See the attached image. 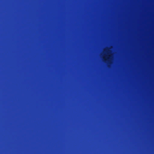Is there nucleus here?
Masks as SVG:
<instances>
[{
    "label": "nucleus",
    "instance_id": "1",
    "mask_svg": "<svg viewBox=\"0 0 154 154\" xmlns=\"http://www.w3.org/2000/svg\"><path fill=\"white\" fill-rule=\"evenodd\" d=\"M107 60L106 59H105V58H103V60H104V62H106V61Z\"/></svg>",
    "mask_w": 154,
    "mask_h": 154
},
{
    "label": "nucleus",
    "instance_id": "2",
    "mask_svg": "<svg viewBox=\"0 0 154 154\" xmlns=\"http://www.w3.org/2000/svg\"><path fill=\"white\" fill-rule=\"evenodd\" d=\"M110 57V55H109L108 56V57H107V59H109Z\"/></svg>",
    "mask_w": 154,
    "mask_h": 154
}]
</instances>
